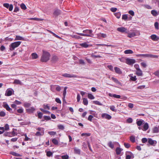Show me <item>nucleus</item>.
I'll return each mask as SVG.
<instances>
[{"instance_id":"1","label":"nucleus","mask_w":159,"mask_h":159,"mask_svg":"<svg viewBox=\"0 0 159 159\" xmlns=\"http://www.w3.org/2000/svg\"><path fill=\"white\" fill-rule=\"evenodd\" d=\"M50 54L48 52L43 51L41 61L42 62H46L49 60Z\"/></svg>"},{"instance_id":"2","label":"nucleus","mask_w":159,"mask_h":159,"mask_svg":"<svg viewBox=\"0 0 159 159\" xmlns=\"http://www.w3.org/2000/svg\"><path fill=\"white\" fill-rule=\"evenodd\" d=\"M92 32L93 31L92 30H86L83 31V32L84 33H77V34L82 36L93 37L94 34H93Z\"/></svg>"},{"instance_id":"3","label":"nucleus","mask_w":159,"mask_h":159,"mask_svg":"<svg viewBox=\"0 0 159 159\" xmlns=\"http://www.w3.org/2000/svg\"><path fill=\"white\" fill-rule=\"evenodd\" d=\"M21 43V42L19 41L13 43L10 45V50L13 51L15 48L18 47Z\"/></svg>"},{"instance_id":"4","label":"nucleus","mask_w":159,"mask_h":159,"mask_svg":"<svg viewBox=\"0 0 159 159\" xmlns=\"http://www.w3.org/2000/svg\"><path fill=\"white\" fill-rule=\"evenodd\" d=\"M138 57H151V58H158V56L156 55H154L151 54H139L136 55Z\"/></svg>"},{"instance_id":"5","label":"nucleus","mask_w":159,"mask_h":159,"mask_svg":"<svg viewBox=\"0 0 159 159\" xmlns=\"http://www.w3.org/2000/svg\"><path fill=\"white\" fill-rule=\"evenodd\" d=\"M136 61L134 59L128 58H126L125 59V63L128 65H132Z\"/></svg>"},{"instance_id":"6","label":"nucleus","mask_w":159,"mask_h":159,"mask_svg":"<svg viewBox=\"0 0 159 159\" xmlns=\"http://www.w3.org/2000/svg\"><path fill=\"white\" fill-rule=\"evenodd\" d=\"M125 155L126 159H130V158H134V154L130 152H126Z\"/></svg>"},{"instance_id":"7","label":"nucleus","mask_w":159,"mask_h":159,"mask_svg":"<svg viewBox=\"0 0 159 159\" xmlns=\"http://www.w3.org/2000/svg\"><path fill=\"white\" fill-rule=\"evenodd\" d=\"M62 75L63 76L66 78H77V75L74 74H70L68 73H64Z\"/></svg>"},{"instance_id":"8","label":"nucleus","mask_w":159,"mask_h":159,"mask_svg":"<svg viewBox=\"0 0 159 159\" xmlns=\"http://www.w3.org/2000/svg\"><path fill=\"white\" fill-rule=\"evenodd\" d=\"M61 13V11L59 9L56 8L55 9L53 12V15L55 17H57L58 15H60Z\"/></svg>"},{"instance_id":"9","label":"nucleus","mask_w":159,"mask_h":159,"mask_svg":"<svg viewBox=\"0 0 159 159\" xmlns=\"http://www.w3.org/2000/svg\"><path fill=\"white\" fill-rule=\"evenodd\" d=\"M144 125H143V127L142 130L143 131H146L149 128V125L148 123L147 122H144L143 123Z\"/></svg>"},{"instance_id":"10","label":"nucleus","mask_w":159,"mask_h":159,"mask_svg":"<svg viewBox=\"0 0 159 159\" xmlns=\"http://www.w3.org/2000/svg\"><path fill=\"white\" fill-rule=\"evenodd\" d=\"M3 107L5 108L7 111L10 112L12 111V109L10 108L9 105L7 103L3 104Z\"/></svg>"},{"instance_id":"11","label":"nucleus","mask_w":159,"mask_h":159,"mask_svg":"<svg viewBox=\"0 0 159 159\" xmlns=\"http://www.w3.org/2000/svg\"><path fill=\"white\" fill-rule=\"evenodd\" d=\"M145 122L144 120H138V119L136 120V124L138 126H141L142 124H143V123Z\"/></svg>"},{"instance_id":"12","label":"nucleus","mask_w":159,"mask_h":159,"mask_svg":"<svg viewBox=\"0 0 159 159\" xmlns=\"http://www.w3.org/2000/svg\"><path fill=\"white\" fill-rule=\"evenodd\" d=\"M35 110V108L34 107H31L26 109V111L29 113H32Z\"/></svg>"},{"instance_id":"13","label":"nucleus","mask_w":159,"mask_h":159,"mask_svg":"<svg viewBox=\"0 0 159 159\" xmlns=\"http://www.w3.org/2000/svg\"><path fill=\"white\" fill-rule=\"evenodd\" d=\"M102 117L103 118L108 120L110 119L111 118V116L110 115L106 114H102Z\"/></svg>"},{"instance_id":"14","label":"nucleus","mask_w":159,"mask_h":159,"mask_svg":"<svg viewBox=\"0 0 159 159\" xmlns=\"http://www.w3.org/2000/svg\"><path fill=\"white\" fill-rule=\"evenodd\" d=\"M136 34L137 33L135 32L129 33L128 34V37L129 38H131L137 35Z\"/></svg>"},{"instance_id":"15","label":"nucleus","mask_w":159,"mask_h":159,"mask_svg":"<svg viewBox=\"0 0 159 159\" xmlns=\"http://www.w3.org/2000/svg\"><path fill=\"white\" fill-rule=\"evenodd\" d=\"M79 45L83 48H86L90 46V45L88 44L86 42L80 43Z\"/></svg>"},{"instance_id":"16","label":"nucleus","mask_w":159,"mask_h":159,"mask_svg":"<svg viewBox=\"0 0 159 159\" xmlns=\"http://www.w3.org/2000/svg\"><path fill=\"white\" fill-rule=\"evenodd\" d=\"M117 30L120 32L123 33L126 32L127 30L125 27H121L118 28L117 29Z\"/></svg>"},{"instance_id":"17","label":"nucleus","mask_w":159,"mask_h":159,"mask_svg":"<svg viewBox=\"0 0 159 159\" xmlns=\"http://www.w3.org/2000/svg\"><path fill=\"white\" fill-rule=\"evenodd\" d=\"M152 133H157L159 132V125L158 127H154L152 130Z\"/></svg>"},{"instance_id":"18","label":"nucleus","mask_w":159,"mask_h":159,"mask_svg":"<svg viewBox=\"0 0 159 159\" xmlns=\"http://www.w3.org/2000/svg\"><path fill=\"white\" fill-rule=\"evenodd\" d=\"M148 142L149 144L151 145H153L154 144L157 143V141H156L152 140V139L151 138L148 139Z\"/></svg>"},{"instance_id":"19","label":"nucleus","mask_w":159,"mask_h":159,"mask_svg":"<svg viewBox=\"0 0 159 159\" xmlns=\"http://www.w3.org/2000/svg\"><path fill=\"white\" fill-rule=\"evenodd\" d=\"M151 39L153 41H157L159 38L155 34H153L151 36Z\"/></svg>"},{"instance_id":"20","label":"nucleus","mask_w":159,"mask_h":159,"mask_svg":"<svg viewBox=\"0 0 159 159\" xmlns=\"http://www.w3.org/2000/svg\"><path fill=\"white\" fill-rule=\"evenodd\" d=\"M12 94V91L11 90L7 89L6 91L5 95L6 96H11Z\"/></svg>"},{"instance_id":"21","label":"nucleus","mask_w":159,"mask_h":159,"mask_svg":"<svg viewBox=\"0 0 159 159\" xmlns=\"http://www.w3.org/2000/svg\"><path fill=\"white\" fill-rule=\"evenodd\" d=\"M109 95L111 97H113L117 98H120L121 97L120 95H117L116 94H112L110 93L109 94Z\"/></svg>"},{"instance_id":"22","label":"nucleus","mask_w":159,"mask_h":159,"mask_svg":"<svg viewBox=\"0 0 159 159\" xmlns=\"http://www.w3.org/2000/svg\"><path fill=\"white\" fill-rule=\"evenodd\" d=\"M123 150L122 148L119 147H117L116 149V152L117 155H120L121 152Z\"/></svg>"},{"instance_id":"23","label":"nucleus","mask_w":159,"mask_h":159,"mask_svg":"<svg viewBox=\"0 0 159 159\" xmlns=\"http://www.w3.org/2000/svg\"><path fill=\"white\" fill-rule=\"evenodd\" d=\"M114 70L115 72L117 74H121L122 73V72L121 71L120 68L117 67H115Z\"/></svg>"},{"instance_id":"24","label":"nucleus","mask_w":159,"mask_h":159,"mask_svg":"<svg viewBox=\"0 0 159 159\" xmlns=\"http://www.w3.org/2000/svg\"><path fill=\"white\" fill-rule=\"evenodd\" d=\"M15 40H24V38L20 36L16 35L15 39Z\"/></svg>"},{"instance_id":"25","label":"nucleus","mask_w":159,"mask_h":159,"mask_svg":"<svg viewBox=\"0 0 159 159\" xmlns=\"http://www.w3.org/2000/svg\"><path fill=\"white\" fill-rule=\"evenodd\" d=\"M125 54H132L133 53V51L130 49L125 50L124 52Z\"/></svg>"},{"instance_id":"26","label":"nucleus","mask_w":159,"mask_h":159,"mask_svg":"<svg viewBox=\"0 0 159 159\" xmlns=\"http://www.w3.org/2000/svg\"><path fill=\"white\" fill-rule=\"evenodd\" d=\"M111 79L116 83L119 84H120L121 83L116 78L114 77H112Z\"/></svg>"},{"instance_id":"27","label":"nucleus","mask_w":159,"mask_h":159,"mask_svg":"<svg viewBox=\"0 0 159 159\" xmlns=\"http://www.w3.org/2000/svg\"><path fill=\"white\" fill-rule=\"evenodd\" d=\"M74 149V152L75 153L80 154V149L75 148Z\"/></svg>"},{"instance_id":"28","label":"nucleus","mask_w":159,"mask_h":159,"mask_svg":"<svg viewBox=\"0 0 159 159\" xmlns=\"http://www.w3.org/2000/svg\"><path fill=\"white\" fill-rule=\"evenodd\" d=\"M142 71L140 69L138 70L137 72H136V74L139 76H142Z\"/></svg>"},{"instance_id":"29","label":"nucleus","mask_w":159,"mask_h":159,"mask_svg":"<svg viewBox=\"0 0 159 159\" xmlns=\"http://www.w3.org/2000/svg\"><path fill=\"white\" fill-rule=\"evenodd\" d=\"M151 13L154 16H156L158 15V13L157 12L154 10H152L151 11Z\"/></svg>"},{"instance_id":"30","label":"nucleus","mask_w":159,"mask_h":159,"mask_svg":"<svg viewBox=\"0 0 159 159\" xmlns=\"http://www.w3.org/2000/svg\"><path fill=\"white\" fill-rule=\"evenodd\" d=\"M109 147L111 148H113L114 147V145L113 143L111 141H110L108 144Z\"/></svg>"},{"instance_id":"31","label":"nucleus","mask_w":159,"mask_h":159,"mask_svg":"<svg viewBox=\"0 0 159 159\" xmlns=\"http://www.w3.org/2000/svg\"><path fill=\"white\" fill-rule=\"evenodd\" d=\"M83 103L85 105H87L88 104V101L87 98H83Z\"/></svg>"},{"instance_id":"32","label":"nucleus","mask_w":159,"mask_h":159,"mask_svg":"<svg viewBox=\"0 0 159 159\" xmlns=\"http://www.w3.org/2000/svg\"><path fill=\"white\" fill-rule=\"evenodd\" d=\"M4 136H8L11 137V134L10 132H5L3 134Z\"/></svg>"},{"instance_id":"33","label":"nucleus","mask_w":159,"mask_h":159,"mask_svg":"<svg viewBox=\"0 0 159 159\" xmlns=\"http://www.w3.org/2000/svg\"><path fill=\"white\" fill-rule=\"evenodd\" d=\"M44 133L43 132H39V131H37L36 134L35 135L37 136H40L41 135H43L44 134Z\"/></svg>"},{"instance_id":"34","label":"nucleus","mask_w":159,"mask_h":159,"mask_svg":"<svg viewBox=\"0 0 159 159\" xmlns=\"http://www.w3.org/2000/svg\"><path fill=\"white\" fill-rule=\"evenodd\" d=\"M40 109L42 111L44 112L45 113L48 114H49L50 113V112L49 111L47 110H46L43 109L41 108H40Z\"/></svg>"},{"instance_id":"35","label":"nucleus","mask_w":159,"mask_h":159,"mask_svg":"<svg viewBox=\"0 0 159 159\" xmlns=\"http://www.w3.org/2000/svg\"><path fill=\"white\" fill-rule=\"evenodd\" d=\"M88 98L91 99H93L94 98V97L91 93H88Z\"/></svg>"},{"instance_id":"36","label":"nucleus","mask_w":159,"mask_h":159,"mask_svg":"<svg viewBox=\"0 0 159 159\" xmlns=\"http://www.w3.org/2000/svg\"><path fill=\"white\" fill-rule=\"evenodd\" d=\"M58 59V57L57 56H53L52 58V61L53 62H55L57 61Z\"/></svg>"},{"instance_id":"37","label":"nucleus","mask_w":159,"mask_h":159,"mask_svg":"<svg viewBox=\"0 0 159 159\" xmlns=\"http://www.w3.org/2000/svg\"><path fill=\"white\" fill-rule=\"evenodd\" d=\"M32 57L33 59H36L38 57V56L37 54L35 53H33L32 54Z\"/></svg>"},{"instance_id":"38","label":"nucleus","mask_w":159,"mask_h":159,"mask_svg":"<svg viewBox=\"0 0 159 159\" xmlns=\"http://www.w3.org/2000/svg\"><path fill=\"white\" fill-rule=\"evenodd\" d=\"M14 83L16 84H21V81L18 80H14Z\"/></svg>"},{"instance_id":"39","label":"nucleus","mask_w":159,"mask_h":159,"mask_svg":"<svg viewBox=\"0 0 159 159\" xmlns=\"http://www.w3.org/2000/svg\"><path fill=\"white\" fill-rule=\"evenodd\" d=\"M10 154L16 157L19 156H20V154L14 152H10Z\"/></svg>"},{"instance_id":"40","label":"nucleus","mask_w":159,"mask_h":159,"mask_svg":"<svg viewBox=\"0 0 159 159\" xmlns=\"http://www.w3.org/2000/svg\"><path fill=\"white\" fill-rule=\"evenodd\" d=\"M91 57H94L95 58H100V57H102L101 56H100L99 55H94L93 53H92V54H91Z\"/></svg>"},{"instance_id":"41","label":"nucleus","mask_w":159,"mask_h":159,"mask_svg":"<svg viewBox=\"0 0 159 159\" xmlns=\"http://www.w3.org/2000/svg\"><path fill=\"white\" fill-rule=\"evenodd\" d=\"M52 141V143L55 145H57L58 144V141L55 138L53 139Z\"/></svg>"},{"instance_id":"42","label":"nucleus","mask_w":159,"mask_h":159,"mask_svg":"<svg viewBox=\"0 0 159 159\" xmlns=\"http://www.w3.org/2000/svg\"><path fill=\"white\" fill-rule=\"evenodd\" d=\"M30 105V103L28 102H26L24 104V106L25 107H29Z\"/></svg>"},{"instance_id":"43","label":"nucleus","mask_w":159,"mask_h":159,"mask_svg":"<svg viewBox=\"0 0 159 159\" xmlns=\"http://www.w3.org/2000/svg\"><path fill=\"white\" fill-rule=\"evenodd\" d=\"M130 75V79L133 81H135L136 80V76H132L131 75Z\"/></svg>"},{"instance_id":"44","label":"nucleus","mask_w":159,"mask_h":159,"mask_svg":"<svg viewBox=\"0 0 159 159\" xmlns=\"http://www.w3.org/2000/svg\"><path fill=\"white\" fill-rule=\"evenodd\" d=\"M21 8L23 10H25L26 9V7L24 3H22L20 5Z\"/></svg>"},{"instance_id":"45","label":"nucleus","mask_w":159,"mask_h":159,"mask_svg":"<svg viewBox=\"0 0 159 159\" xmlns=\"http://www.w3.org/2000/svg\"><path fill=\"white\" fill-rule=\"evenodd\" d=\"M67 89V87H65L64 88V90L63 93V95L64 98H65V96L66 95V90Z\"/></svg>"},{"instance_id":"46","label":"nucleus","mask_w":159,"mask_h":159,"mask_svg":"<svg viewBox=\"0 0 159 159\" xmlns=\"http://www.w3.org/2000/svg\"><path fill=\"white\" fill-rule=\"evenodd\" d=\"M115 16L117 18H119L120 17L121 14L120 12H118L117 13H116L115 14Z\"/></svg>"},{"instance_id":"47","label":"nucleus","mask_w":159,"mask_h":159,"mask_svg":"<svg viewBox=\"0 0 159 159\" xmlns=\"http://www.w3.org/2000/svg\"><path fill=\"white\" fill-rule=\"evenodd\" d=\"M93 103L96 105H102V104L99 101H93Z\"/></svg>"},{"instance_id":"48","label":"nucleus","mask_w":159,"mask_h":159,"mask_svg":"<svg viewBox=\"0 0 159 159\" xmlns=\"http://www.w3.org/2000/svg\"><path fill=\"white\" fill-rule=\"evenodd\" d=\"M110 109L112 111L116 112V110L115 109V107L114 106H111L110 107Z\"/></svg>"},{"instance_id":"49","label":"nucleus","mask_w":159,"mask_h":159,"mask_svg":"<svg viewBox=\"0 0 159 159\" xmlns=\"http://www.w3.org/2000/svg\"><path fill=\"white\" fill-rule=\"evenodd\" d=\"M43 118L45 120H49L51 118L49 116H43Z\"/></svg>"},{"instance_id":"50","label":"nucleus","mask_w":159,"mask_h":159,"mask_svg":"<svg viewBox=\"0 0 159 159\" xmlns=\"http://www.w3.org/2000/svg\"><path fill=\"white\" fill-rule=\"evenodd\" d=\"M23 108H20L18 110H17V112L20 113H22L23 112Z\"/></svg>"},{"instance_id":"51","label":"nucleus","mask_w":159,"mask_h":159,"mask_svg":"<svg viewBox=\"0 0 159 159\" xmlns=\"http://www.w3.org/2000/svg\"><path fill=\"white\" fill-rule=\"evenodd\" d=\"M130 140L133 143H134L135 141V138L134 136H131L130 137Z\"/></svg>"},{"instance_id":"52","label":"nucleus","mask_w":159,"mask_h":159,"mask_svg":"<svg viewBox=\"0 0 159 159\" xmlns=\"http://www.w3.org/2000/svg\"><path fill=\"white\" fill-rule=\"evenodd\" d=\"M61 157L62 159H68L69 158V156L67 154L62 156Z\"/></svg>"},{"instance_id":"53","label":"nucleus","mask_w":159,"mask_h":159,"mask_svg":"<svg viewBox=\"0 0 159 159\" xmlns=\"http://www.w3.org/2000/svg\"><path fill=\"white\" fill-rule=\"evenodd\" d=\"M9 127L8 125L7 124H5L4 129L6 130H7L9 129Z\"/></svg>"},{"instance_id":"54","label":"nucleus","mask_w":159,"mask_h":159,"mask_svg":"<svg viewBox=\"0 0 159 159\" xmlns=\"http://www.w3.org/2000/svg\"><path fill=\"white\" fill-rule=\"evenodd\" d=\"M128 18V16L127 15L124 14L122 15V19L125 20H126Z\"/></svg>"},{"instance_id":"55","label":"nucleus","mask_w":159,"mask_h":159,"mask_svg":"<svg viewBox=\"0 0 159 159\" xmlns=\"http://www.w3.org/2000/svg\"><path fill=\"white\" fill-rule=\"evenodd\" d=\"M6 113L3 111H1L0 112V116L2 117H4L5 116Z\"/></svg>"},{"instance_id":"56","label":"nucleus","mask_w":159,"mask_h":159,"mask_svg":"<svg viewBox=\"0 0 159 159\" xmlns=\"http://www.w3.org/2000/svg\"><path fill=\"white\" fill-rule=\"evenodd\" d=\"M43 113L41 112H39L38 113V117L39 119L42 118L43 116Z\"/></svg>"},{"instance_id":"57","label":"nucleus","mask_w":159,"mask_h":159,"mask_svg":"<svg viewBox=\"0 0 159 159\" xmlns=\"http://www.w3.org/2000/svg\"><path fill=\"white\" fill-rule=\"evenodd\" d=\"M11 137L12 136H14L15 135H17V133H15L14 131H13L11 132Z\"/></svg>"},{"instance_id":"58","label":"nucleus","mask_w":159,"mask_h":159,"mask_svg":"<svg viewBox=\"0 0 159 159\" xmlns=\"http://www.w3.org/2000/svg\"><path fill=\"white\" fill-rule=\"evenodd\" d=\"M37 129L39 131V132H43V133H44V130L42 128L38 127Z\"/></svg>"},{"instance_id":"59","label":"nucleus","mask_w":159,"mask_h":159,"mask_svg":"<svg viewBox=\"0 0 159 159\" xmlns=\"http://www.w3.org/2000/svg\"><path fill=\"white\" fill-rule=\"evenodd\" d=\"M90 134L88 133H83L81 134L82 136H89L90 135Z\"/></svg>"},{"instance_id":"60","label":"nucleus","mask_w":159,"mask_h":159,"mask_svg":"<svg viewBox=\"0 0 159 159\" xmlns=\"http://www.w3.org/2000/svg\"><path fill=\"white\" fill-rule=\"evenodd\" d=\"M58 127L59 129L61 130H63L64 128V126L61 125H58Z\"/></svg>"},{"instance_id":"61","label":"nucleus","mask_w":159,"mask_h":159,"mask_svg":"<svg viewBox=\"0 0 159 159\" xmlns=\"http://www.w3.org/2000/svg\"><path fill=\"white\" fill-rule=\"evenodd\" d=\"M107 67L111 71H113V66L111 65H108Z\"/></svg>"},{"instance_id":"62","label":"nucleus","mask_w":159,"mask_h":159,"mask_svg":"<svg viewBox=\"0 0 159 159\" xmlns=\"http://www.w3.org/2000/svg\"><path fill=\"white\" fill-rule=\"evenodd\" d=\"M46 154H47V156L50 157L52 155V152H51L50 151H48L47 152Z\"/></svg>"},{"instance_id":"63","label":"nucleus","mask_w":159,"mask_h":159,"mask_svg":"<svg viewBox=\"0 0 159 159\" xmlns=\"http://www.w3.org/2000/svg\"><path fill=\"white\" fill-rule=\"evenodd\" d=\"M117 10V8L116 7H112L111 8V11L113 12H116Z\"/></svg>"},{"instance_id":"64","label":"nucleus","mask_w":159,"mask_h":159,"mask_svg":"<svg viewBox=\"0 0 159 159\" xmlns=\"http://www.w3.org/2000/svg\"><path fill=\"white\" fill-rule=\"evenodd\" d=\"M124 145L125 147L126 148H129L130 147V145L128 143H125Z\"/></svg>"}]
</instances>
